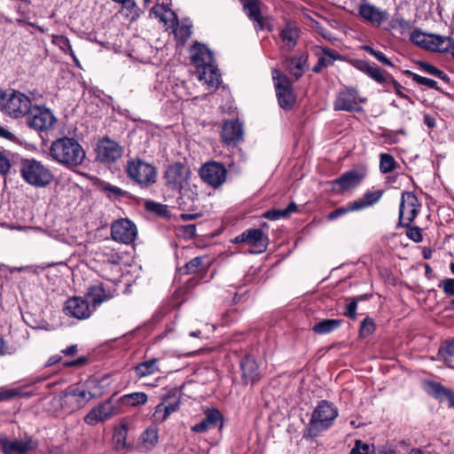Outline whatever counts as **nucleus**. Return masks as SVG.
I'll list each match as a JSON object with an SVG mask.
<instances>
[{
	"instance_id": "obj_60",
	"label": "nucleus",
	"mask_w": 454,
	"mask_h": 454,
	"mask_svg": "<svg viewBox=\"0 0 454 454\" xmlns=\"http://www.w3.org/2000/svg\"><path fill=\"white\" fill-rule=\"evenodd\" d=\"M103 190L107 192L109 197L111 198H119L123 196L125 193V192L121 188L111 184H104Z\"/></svg>"
},
{
	"instance_id": "obj_39",
	"label": "nucleus",
	"mask_w": 454,
	"mask_h": 454,
	"mask_svg": "<svg viewBox=\"0 0 454 454\" xmlns=\"http://www.w3.org/2000/svg\"><path fill=\"white\" fill-rule=\"evenodd\" d=\"M52 42L54 44L58 45L63 52L68 53L77 65L79 64L67 37L64 35H56L53 37Z\"/></svg>"
},
{
	"instance_id": "obj_30",
	"label": "nucleus",
	"mask_w": 454,
	"mask_h": 454,
	"mask_svg": "<svg viewBox=\"0 0 454 454\" xmlns=\"http://www.w3.org/2000/svg\"><path fill=\"white\" fill-rule=\"evenodd\" d=\"M354 66L379 83H384L387 82V78L384 74L376 65H371L369 62L364 60H358Z\"/></svg>"
},
{
	"instance_id": "obj_56",
	"label": "nucleus",
	"mask_w": 454,
	"mask_h": 454,
	"mask_svg": "<svg viewBox=\"0 0 454 454\" xmlns=\"http://www.w3.org/2000/svg\"><path fill=\"white\" fill-rule=\"evenodd\" d=\"M0 137L6 139L14 144H20V139L15 134L11 132L7 128L0 125Z\"/></svg>"
},
{
	"instance_id": "obj_5",
	"label": "nucleus",
	"mask_w": 454,
	"mask_h": 454,
	"mask_svg": "<svg viewBox=\"0 0 454 454\" xmlns=\"http://www.w3.org/2000/svg\"><path fill=\"white\" fill-rule=\"evenodd\" d=\"M20 174L27 184L35 187H45L53 179L51 171L41 161L35 159L22 160Z\"/></svg>"
},
{
	"instance_id": "obj_1",
	"label": "nucleus",
	"mask_w": 454,
	"mask_h": 454,
	"mask_svg": "<svg viewBox=\"0 0 454 454\" xmlns=\"http://www.w3.org/2000/svg\"><path fill=\"white\" fill-rule=\"evenodd\" d=\"M166 184L171 190L179 193L180 206L187 208L193 207L198 200L197 186L192 183L191 169L182 164L170 165L165 173Z\"/></svg>"
},
{
	"instance_id": "obj_6",
	"label": "nucleus",
	"mask_w": 454,
	"mask_h": 454,
	"mask_svg": "<svg viewBox=\"0 0 454 454\" xmlns=\"http://www.w3.org/2000/svg\"><path fill=\"white\" fill-rule=\"evenodd\" d=\"M0 106L5 114L12 118H20L27 114L32 106V102L25 94L11 90L2 94Z\"/></svg>"
},
{
	"instance_id": "obj_24",
	"label": "nucleus",
	"mask_w": 454,
	"mask_h": 454,
	"mask_svg": "<svg viewBox=\"0 0 454 454\" xmlns=\"http://www.w3.org/2000/svg\"><path fill=\"white\" fill-rule=\"evenodd\" d=\"M222 139L226 145H235L243 139V126L238 120L227 121L223 125Z\"/></svg>"
},
{
	"instance_id": "obj_16",
	"label": "nucleus",
	"mask_w": 454,
	"mask_h": 454,
	"mask_svg": "<svg viewBox=\"0 0 454 454\" xmlns=\"http://www.w3.org/2000/svg\"><path fill=\"white\" fill-rule=\"evenodd\" d=\"M118 413L117 407L111 400H107L98 406L91 409L85 416L84 421L86 424L95 426L99 422H103Z\"/></svg>"
},
{
	"instance_id": "obj_29",
	"label": "nucleus",
	"mask_w": 454,
	"mask_h": 454,
	"mask_svg": "<svg viewBox=\"0 0 454 454\" xmlns=\"http://www.w3.org/2000/svg\"><path fill=\"white\" fill-rule=\"evenodd\" d=\"M382 191H367L363 197L353 200V208L356 211H360L376 204L382 197Z\"/></svg>"
},
{
	"instance_id": "obj_59",
	"label": "nucleus",
	"mask_w": 454,
	"mask_h": 454,
	"mask_svg": "<svg viewBox=\"0 0 454 454\" xmlns=\"http://www.w3.org/2000/svg\"><path fill=\"white\" fill-rule=\"evenodd\" d=\"M145 207L147 210L156 213L158 215H162L166 212V206H163L160 203H156L152 200L145 201Z\"/></svg>"
},
{
	"instance_id": "obj_15",
	"label": "nucleus",
	"mask_w": 454,
	"mask_h": 454,
	"mask_svg": "<svg viewBox=\"0 0 454 454\" xmlns=\"http://www.w3.org/2000/svg\"><path fill=\"white\" fill-rule=\"evenodd\" d=\"M145 4H153L150 16L158 19L164 26H174L176 13L170 9V0H145Z\"/></svg>"
},
{
	"instance_id": "obj_49",
	"label": "nucleus",
	"mask_w": 454,
	"mask_h": 454,
	"mask_svg": "<svg viewBox=\"0 0 454 454\" xmlns=\"http://www.w3.org/2000/svg\"><path fill=\"white\" fill-rule=\"evenodd\" d=\"M354 211H356V209L353 208V203L350 201L345 207H338L334 211L331 212L327 217L329 220L333 221L347 213Z\"/></svg>"
},
{
	"instance_id": "obj_40",
	"label": "nucleus",
	"mask_w": 454,
	"mask_h": 454,
	"mask_svg": "<svg viewBox=\"0 0 454 454\" xmlns=\"http://www.w3.org/2000/svg\"><path fill=\"white\" fill-rule=\"evenodd\" d=\"M397 167L395 158L388 153H381L380 155V169L382 173L387 174L394 171Z\"/></svg>"
},
{
	"instance_id": "obj_8",
	"label": "nucleus",
	"mask_w": 454,
	"mask_h": 454,
	"mask_svg": "<svg viewBox=\"0 0 454 454\" xmlns=\"http://www.w3.org/2000/svg\"><path fill=\"white\" fill-rule=\"evenodd\" d=\"M57 119L47 107L32 106L27 114V123L37 131H48L54 128Z\"/></svg>"
},
{
	"instance_id": "obj_12",
	"label": "nucleus",
	"mask_w": 454,
	"mask_h": 454,
	"mask_svg": "<svg viewBox=\"0 0 454 454\" xmlns=\"http://www.w3.org/2000/svg\"><path fill=\"white\" fill-rule=\"evenodd\" d=\"M200 175L206 184L214 188H217L225 182L227 170L223 164L211 161L201 167Z\"/></svg>"
},
{
	"instance_id": "obj_43",
	"label": "nucleus",
	"mask_w": 454,
	"mask_h": 454,
	"mask_svg": "<svg viewBox=\"0 0 454 454\" xmlns=\"http://www.w3.org/2000/svg\"><path fill=\"white\" fill-rule=\"evenodd\" d=\"M393 29L399 31L401 34L406 33L411 27V22L400 16H395L390 21Z\"/></svg>"
},
{
	"instance_id": "obj_20",
	"label": "nucleus",
	"mask_w": 454,
	"mask_h": 454,
	"mask_svg": "<svg viewBox=\"0 0 454 454\" xmlns=\"http://www.w3.org/2000/svg\"><path fill=\"white\" fill-rule=\"evenodd\" d=\"M363 100L359 98L356 89L347 88L340 91L334 101L335 110L353 111L359 109V103Z\"/></svg>"
},
{
	"instance_id": "obj_31",
	"label": "nucleus",
	"mask_w": 454,
	"mask_h": 454,
	"mask_svg": "<svg viewBox=\"0 0 454 454\" xmlns=\"http://www.w3.org/2000/svg\"><path fill=\"white\" fill-rule=\"evenodd\" d=\"M423 387L427 394L441 402L444 401L446 395L450 394V389L446 388L440 383L434 381H424Z\"/></svg>"
},
{
	"instance_id": "obj_52",
	"label": "nucleus",
	"mask_w": 454,
	"mask_h": 454,
	"mask_svg": "<svg viewBox=\"0 0 454 454\" xmlns=\"http://www.w3.org/2000/svg\"><path fill=\"white\" fill-rule=\"evenodd\" d=\"M411 77L418 84L427 86L430 89H437V82L433 79L427 78L417 74H411Z\"/></svg>"
},
{
	"instance_id": "obj_25",
	"label": "nucleus",
	"mask_w": 454,
	"mask_h": 454,
	"mask_svg": "<svg viewBox=\"0 0 454 454\" xmlns=\"http://www.w3.org/2000/svg\"><path fill=\"white\" fill-rule=\"evenodd\" d=\"M282 48L286 51H291L295 47L300 37V30L292 24H286L280 32Z\"/></svg>"
},
{
	"instance_id": "obj_45",
	"label": "nucleus",
	"mask_w": 454,
	"mask_h": 454,
	"mask_svg": "<svg viewBox=\"0 0 454 454\" xmlns=\"http://www.w3.org/2000/svg\"><path fill=\"white\" fill-rule=\"evenodd\" d=\"M206 257H195L185 264V272L188 274L196 273L204 269Z\"/></svg>"
},
{
	"instance_id": "obj_18",
	"label": "nucleus",
	"mask_w": 454,
	"mask_h": 454,
	"mask_svg": "<svg viewBox=\"0 0 454 454\" xmlns=\"http://www.w3.org/2000/svg\"><path fill=\"white\" fill-rule=\"evenodd\" d=\"M63 312L65 315L77 319H86L91 315L89 301L76 296L65 302Z\"/></svg>"
},
{
	"instance_id": "obj_17",
	"label": "nucleus",
	"mask_w": 454,
	"mask_h": 454,
	"mask_svg": "<svg viewBox=\"0 0 454 454\" xmlns=\"http://www.w3.org/2000/svg\"><path fill=\"white\" fill-rule=\"evenodd\" d=\"M358 13L360 17L368 23L380 27L388 20V12L374 4L364 1L358 5Z\"/></svg>"
},
{
	"instance_id": "obj_35",
	"label": "nucleus",
	"mask_w": 454,
	"mask_h": 454,
	"mask_svg": "<svg viewBox=\"0 0 454 454\" xmlns=\"http://www.w3.org/2000/svg\"><path fill=\"white\" fill-rule=\"evenodd\" d=\"M244 10L247 16L254 22L262 24V16L259 9L258 0H249L243 4Z\"/></svg>"
},
{
	"instance_id": "obj_9",
	"label": "nucleus",
	"mask_w": 454,
	"mask_h": 454,
	"mask_svg": "<svg viewBox=\"0 0 454 454\" xmlns=\"http://www.w3.org/2000/svg\"><path fill=\"white\" fill-rule=\"evenodd\" d=\"M92 399L93 395L87 393L84 387L80 386L68 387L60 397V402L66 411L72 412L82 408Z\"/></svg>"
},
{
	"instance_id": "obj_37",
	"label": "nucleus",
	"mask_w": 454,
	"mask_h": 454,
	"mask_svg": "<svg viewBox=\"0 0 454 454\" xmlns=\"http://www.w3.org/2000/svg\"><path fill=\"white\" fill-rule=\"evenodd\" d=\"M147 395L144 392H134L131 394L124 395L123 396L121 397V401L122 403L130 406L145 404L147 402Z\"/></svg>"
},
{
	"instance_id": "obj_51",
	"label": "nucleus",
	"mask_w": 454,
	"mask_h": 454,
	"mask_svg": "<svg viewBox=\"0 0 454 454\" xmlns=\"http://www.w3.org/2000/svg\"><path fill=\"white\" fill-rule=\"evenodd\" d=\"M363 49L373 56L377 60L387 66H392L391 61L384 55L383 52L375 51L369 45L363 46Z\"/></svg>"
},
{
	"instance_id": "obj_28",
	"label": "nucleus",
	"mask_w": 454,
	"mask_h": 454,
	"mask_svg": "<svg viewBox=\"0 0 454 454\" xmlns=\"http://www.w3.org/2000/svg\"><path fill=\"white\" fill-rule=\"evenodd\" d=\"M426 37L423 49L438 52H444L449 50L450 41L447 37L434 34H426Z\"/></svg>"
},
{
	"instance_id": "obj_54",
	"label": "nucleus",
	"mask_w": 454,
	"mask_h": 454,
	"mask_svg": "<svg viewBox=\"0 0 454 454\" xmlns=\"http://www.w3.org/2000/svg\"><path fill=\"white\" fill-rule=\"evenodd\" d=\"M426 39V33L419 29H415L411 34V41L421 48L423 47Z\"/></svg>"
},
{
	"instance_id": "obj_32",
	"label": "nucleus",
	"mask_w": 454,
	"mask_h": 454,
	"mask_svg": "<svg viewBox=\"0 0 454 454\" xmlns=\"http://www.w3.org/2000/svg\"><path fill=\"white\" fill-rule=\"evenodd\" d=\"M160 370L158 365V359L151 358L143 363H140L135 367L136 374L139 378L146 377L157 372Z\"/></svg>"
},
{
	"instance_id": "obj_48",
	"label": "nucleus",
	"mask_w": 454,
	"mask_h": 454,
	"mask_svg": "<svg viewBox=\"0 0 454 454\" xmlns=\"http://www.w3.org/2000/svg\"><path fill=\"white\" fill-rule=\"evenodd\" d=\"M322 51L324 53V56L318 59V62L320 63L321 66L326 67L332 65L333 61L336 59V53L334 51H332L327 48H323Z\"/></svg>"
},
{
	"instance_id": "obj_2",
	"label": "nucleus",
	"mask_w": 454,
	"mask_h": 454,
	"mask_svg": "<svg viewBox=\"0 0 454 454\" xmlns=\"http://www.w3.org/2000/svg\"><path fill=\"white\" fill-rule=\"evenodd\" d=\"M192 62L197 67L198 79L202 82L208 90L218 88L220 74L213 65L214 57L212 51L204 44L195 43L191 48Z\"/></svg>"
},
{
	"instance_id": "obj_61",
	"label": "nucleus",
	"mask_w": 454,
	"mask_h": 454,
	"mask_svg": "<svg viewBox=\"0 0 454 454\" xmlns=\"http://www.w3.org/2000/svg\"><path fill=\"white\" fill-rule=\"evenodd\" d=\"M263 216L267 219L276 221L281 217H286V215L285 213V209H274L266 211Z\"/></svg>"
},
{
	"instance_id": "obj_11",
	"label": "nucleus",
	"mask_w": 454,
	"mask_h": 454,
	"mask_svg": "<svg viewBox=\"0 0 454 454\" xmlns=\"http://www.w3.org/2000/svg\"><path fill=\"white\" fill-rule=\"evenodd\" d=\"M419 207L420 204L413 192H403L399 208L400 224L409 226L417 216Z\"/></svg>"
},
{
	"instance_id": "obj_7",
	"label": "nucleus",
	"mask_w": 454,
	"mask_h": 454,
	"mask_svg": "<svg viewBox=\"0 0 454 454\" xmlns=\"http://www.w3.org/2000/svg\"><path fill=\"white\" fill-rule=\"evenodd\" d=\"M126 173L129 179L141 187H148L157 179L156 168L140 159H133L127 162Z\"/></svg>"
},
{
	"instance_id": "obj_46",
	"label": "nucleus",
	"mask_w": 454,
	"mask_h": 454,
	"mask_svg": "<svg viewBox=\"0 0 454 454\" xmlns=\"http://www.w3.org/2000/svg\"><path fill=\"white\" fill-rule=\"evenodd\" d=\"M127 426L121 425L120 427L116 428L114 433V440L117 449H122L126 446V436H127Z\"/></svg>"
},
{
	"instance_id": "obj_22",
	"label": "nucleus",
	"mask_w": 454,
	"mask_h": 454,
	"mask_svg": "<svg viewBox=\"0 0 454 454\" xmlns=\"http://www.w3.org/2000/svg\"><path fill=\"white\" fill-rule=\"evenodd\" d=\"M223 420V417L217 409L207 408L205 410L204 419L201 422L192 426L191 430L194 433H204L218 426L222 427Z\"/></svg>"
},
{
	"instance_id": "obj_3",
	"label": "nucleus",
	"mask_w": 454,
	"mask_h": 454,
	"mask_svg": "<svg viewBox=\"0 0 454 454\" xmlns=\"http://www.w3.org/2000/svg\"><path fill=\"white\" fill-rule=\"evenodd\" d=\"M50 155L59 164L73 168L82 165L86 153L76 139L64 137L51 143Z\"/></svg>"
},
{
	"instance_id": "obj_63",
	"label": "nucleus",
	"mask_w": 454,
	"mask_h": 454,
	"mask_svg": "<svg viewBox=\"0 0 454 454\" xmlns=\"http://www.w3.org/2000/svg\"><path fill=\"white\" fill-rule=\"evenodd\" d=\"M12 353V348L8 346L7 342L4 338L0 337V356L11 355Z\"/></svg>"
},
{
	"instance_id": "obj_44",
	"label": "nucleus",
	"mask_w": 454,
	"mask_h": 454,
	"mask_svg": "<svg viewBox=\"0 0 454 454\" xmlns=\"http://www.w3.org/2000/svg\"><path fill=\"white\" fill-rule=\"evenodd\" d=\"M419 66L421 69L426 72L427 74H429L431 75H434L435 77H438L439 79L442 81H448V75L442 70L438 69L436 67L427 63V62H419Z\"/></svg>"
},
{
	"instance_id": "obj_33",
	"label": "nucleus",
	"mask_w": 454,
	"mask_h": 454,
	"mask_svg": "<svg viewBox=\"0 0 454 454\" xmlns=\"http://www.w3.org/2000/svg\"><path fill=\"white\" fill-rule=\"evenodd\" d=\"M341 321L338 319H325L313 326V331L317 334H327L340 325Z\"/></svg>"
},
{
	"instance_id": "obj_58",
	"label": "nucleus",
	"mask_w": 454,
	"mask_h": 454,
	"mask_svg": "<svg viewBox=\"0 0 454 454\" xmlns=\"http://www.w3.org/2000/svg\"><path fill=\"white\" fill-rule=\"evenodd\" d=\"M162 406V403L156 406L153 415L154 421L163 422L169 417L170 414L167 413L166 410L161 408Z\"/></svg>"
},
{
	"instance_id": "obj_14",
	"label": "nucleus",
	"mask_w": 454,
	"mask_h": 454,
	"mask_svg": "<svg viewBox=\"0 0 454 454\" xmlns=\"http://www.w3.org/2000/svg\"><path fill=\"white\" fill-rule=\"evenodd\" d=\"M123 149L118 143L105 137L98 143L97 158L104 163H113L119 160Z\"/></svg>"
},
{
	"instance_id": "obj_64",
	"label": "nucleus",
	"mask_w": 454,
	"mask_h": 454,
	"mask_svg": "<svg viewBox=\"0 0 454 454\" xmlns=\"http://www.w3.org/2000/svg\"><path fill=\"white\" fill-rule=\"evenodd\" d=\"M163 406L161 407L163 410H166L167 413L171 414L177 411V409L180 406L179 401H175L174 403H169L166 404L165 403H162Z\"/></svg>"
},
{
	"instance_id": "obj_23",
	"label": "nucleus",
	"mask_w": 454,
	"mask_h": 454,
	"mask_svg": "<svg viewBox=\"0 0 454 454\" xmlns=\"http://www.w3.org/2000/svg\"><path fill=\"white\" fill-rule=\"evenodd\" d=\"M236 243L246 242L259 248L258 253H262L266 249L268 239L260 229H250L234 239Z\"/></svg>"
},
{
	"instance_id": "obj_13",
	"label": "nucleus",
	"mask_w": 454,
	"mask_h": 454,
	"mask_svg": "<svg viewBox=\"0 0 454 454\" xmlns=\"http://www.w3.org/2000/svg\"><path fill=\"white\" fill-rule=\"evenodd\" d=\"M137 235V226L128 219H120L112 224L111 236L117 242L130 244L135 240Z\"/></svg>"
},
{
	"instance_id": "obj_10",
	"label": "nucleus",
	"mask_w": 454,
	"mask_h": 454,
	"mask_svg": "<svg viewBox=\"0 0 454 454\" xmlns=\"http://www.w3.org/2000/svg\"><path fill=\"white\" fill-rule=\"evenodd\" d=\"M272 78L274 80L279 106L281 108L290 109L295 101L290 81L278 69L272 71Z\"/></svg>"
},
{
	"instance_id": "obj_27",
	"label": "nucleus",
	"mask_w": 454,
	"mask_h": 454,
	"mask_svg": "<svg viewBox=\"0 0 454 454\" xmlns=\"http://www.w3.org/2000/svg\"><path fill=\"white\" fill-rule=\"evenodd\" d=\"M308 55L302 53L292 59H288L286 61V67L289 73L298 79L301 77L308 68Z\"/></svg>"
},
{
	"instance_id": "obj_21",
	"label": "nucleus",
	"mask_w": 454,
	"mask_h": 454,
	"mask_svg": "<svg viewBox=\"0 0 454 454\" xmlns=\"http://www.w3.org/2000/svg\"><path fill=\"white\" fill-rule=\"evenodd\" d=\"M37 447V442L27 437L24 440L4 439L2 442V450L4 454H28L30 450Z\"/></svg>"
},
{
	"instance_id": "obj_19",
	"label": "nucleus",
	"mask_w": 454,
	"mask_h": 454,
	"mask_svg": "<svg viewBox=\"0 0 454 454\" xmlns=\"http://www.w3.org/2000/svg\"><path fill=\"white\" fill-rule=\"evenodd\" d=\"M363 176L356 170L345 172L339 178L331 182L332 191L337 194L356 188L362 181Z\"/></svg>"
},
{
	"instance_id": "obj_47",
	"label": "nucleus",
	"mask_w": 454,
	"mask_h": 454,
	"mask_svg": "<svg viewBox=\"0 0 454 454\" xmlns=\"http://www.w3.org/2000/svg\"><path fill=\"white\" fill-rule=\"evenodd\" d=\"M375 450L373 445L363 442L360 440L356 441L354 448L351 450L350 454H373Z\"/></svg>"
},
{
	"instance_id": "obj_62",
	"label": "nucleus",
	"mask_w": 454,
	"mask_h": 454,
	"mask_svg": "<svg viewBox=\"0 0 454 454\" xmlns=\"http://www.w3.org/2000/svg\"><path fill=\"white\" fill-rule=\"evenodd\" d=\"M11 168L9 159L0 152V174H6Z\"/></svg>"
},
{
	"instance_id": "obj_42",
	"label": "nucleus",
	"mask_w": 454,
	"mask_h": 454,
	"mask_svg": "<svg viewBox=\"0 0 454 454\" xmlns=\"http://www.w3.org/2000/svg\"><path fill=\"white\" fill-rule=\"evenodd\" d=\"M87 393L93 395V399L98 398L103 395V388L97 379H90L83 385Z\"/></svg>"
},
{
	"instance_id": "obj_38",
	"label": "nucleus",
	"mask_w": 454,
	"mask_h": 454,
	"mask_svg": "<svg viewBox=\"0 0 454 454\" xmlns=\"http://www.w3.org/2000/svg\"><path fill=\"white\" fill-rule=\"evenodd\" d=\"M167 29L171 28L176 39L181 42L186 41V39L192 34V27L190 25L182 24L179 25L176 20L174 26H165Z\"/></svg>"
},
{
	"instance_id": "obj_41",
	"label": "nucleus",
	"mask_w": 454,
	"mask_h": 454,
	"mask_svg": "<svg viewBox=\"0 0 454 454\" xmlns=\"http://www.w3.org/2000/svg\"><path fill=\"white\" fill-rule=\"evenodd\" d=\"M438 356L445 363H449L454 357V339L446 340L439 348Z\"/></svg>"
},
{
	"instance_id": "obj_26",
	"label": "nucleus",
	"mask_w": 454,
	"mask_h": 454,
	"mask_svg": "<svg viewBox=\"0 0 454 454\" xmlns=\"http://www.w3.org/2000/svg\"><path fill=\"white\" fill-rule=\"evenodd\" d=\"M243 380L246 384L254 383L259 380L260 373L255 360L250 356L245 357L240 364Z\"/></svg>"
},
{
	"instance_id": "obj_4",
	"label": "nucleus",
	"mask_w": 454,
	"mask_h": 454,
	"mask_svg": "<svg viewBox=\"0 0 454 454\" xmlns=\"http://www.w3.org/2000/svg\"><path fill=\"white\" fill-rule=\"evenodd\" d=\"M338 417L336 406L328 401L323 400L317 403L312 411L307 428L309 437H317L320 433L328 429Z\"/></svg>"
},
{
	"instance_id": "obj_34",
	"label": "nucleus",
	"mask_w": 454,
	"mask_h": 454,
	"mask_svg": "<svg viewBox=\"0 0 454 454\" xmlns=\"http://www.w3.org/2000/svg\"><path fill=\"white\" fill-rule=\"evenodd\" d=\"M87 298L90 302L93 303L94 306H97L108 300L109 296L105 294L102 286L98 285L90 287L87 294Z\"/></svg>"
},
{
	"instance_id": "obj_36",
	"label": "nucleus",
	"mask_w": 454,
	"mask_h": 454,
	"mask_svg": "<svg viewBox=\"0 0 454 454\" xmlns=\"http://www.w3.org/2000/svg\"><path fill=\"white\" fill-rule=\"evenodd\" d=\"M158 438V428L155 426L148 427L141 435L142 443L148 450L155 446Z\"/></svg>"
},
{
	"instance_id": "obj_57",
	"label": "nucleus",
	"mask_w": 454,
	"mask_h": 454,
	"mask_svg": "<svg viewBox=\"0 0 454 454\" xmlns=\"http://www.w3.org/2000/svg\"><path fill=\"white\" fill-rule=\"evenodd\" d=\"M407 237L414 242H421L423 239L420 229L417 226H411L406 231Z\"/></svg>"
},
{
	"instance_id": "obj_53",
	"label": "nucleus",
	"mask_w": 454,
	"mask_h": 454,
	"mask_svg": "<svg viewBox=\"0 0 454 454\" xmlns=\"http://www.w3.org/2000/svg\"><path fill=\"white\" fill-rule=\"evenodd\" d=\"M438 286L442 289L445 294L454 296V278L442 279Z\"/></svg>"
},
{
	"instance_id": "obj_55",
	"label": "nucleus",
	"mask_w": 454,
	"mask_h": 454,
	"mask_svg": "<svg viewBox=\"0 0 454 454\" xmlns=\"http://www.w3.org/2000/svg\"><path fill=\"white\" fill-rule=\"evenodd\" d=\"M361 300V297L354 298L346 307L344 315L348 317L355 319L356 317L357 301Z\"/></svg>"
},
{
	"instance_id": "obj_50",
	"label": "nucleus",
	"mask_w": 454,
	"mask_h": 454,
	"mask_svg": "<svg viewBox=\"0 0 454 454\" xmlns=\"http://www.w3.org/2000/svg\"><path fill=\"white\" fill-rule=\"evenodd\" d=\"M374 329H375L374 321L370 317H366L361 324L360 331H359L360 336L366 337V336L372 334L373 333Z\"/></svg>"
}]
</instances>
